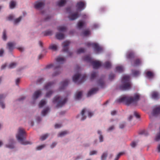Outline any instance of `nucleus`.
I'll list each match as a JSON object with an SVG mask.
<instances>
[{
	"label": "nucleus",
	"mask_w": 160,
	"mask_h": 160,
	"mask_svg": "<svg viewBox=\"0 0 160 160\" xmlns=\"http://www.w3.org/2000/svg\"><path fill=\"white\" fill-rule=\"evenodd\" d=\"M65 61V59L62 57L59 56L56 59V62L54 64H50L47 65L46 68L49 69L54 67V72L52 74L53 77L58 75L61 72V64L64 63Z\"/></svg>",
	"instance_id": "nucleus-1"
},
{
	"label": "nucleus",
	"mask_w": 160,
	"mask_h": 160,
	"mask_svg": "<svg viewBox=\"0 0 160 160\" xmlns=\"http://www.w3.org/2000/svg\"><path fill=\"white\" fill-rule=\"evenodd\" d=\"M139 99V95L136 94L133 97L127 96H123L116 100L115 102L117 103L124 102L126 105H129L132 103H136Z\"/></svg>",
	"instance_id": "nucleus-2"
},
{
	"label": "nucleus",
	"mask_w": 160,
	"mask_h": 160,
	"mask_svg": "<svg viewBox=\"0 0 160 160\" xmlns=\"http://www.w3.org/2000/svg\"><path fill=\"white\" fill-rule=\"evenodd\" d=\"M130 77L128 75H126L123 77L122 79V85L119 87V89L122 90H126L129 89L131 87V84L130 81Z\"/></svg>",
	"instance_id": "nucleus-3"
},
{
	"label": "nucleus",
	"mask_w": 160,
	"mask_h": 160,
	"mask_svg": "<svg viewBox=\"0 0 160 160\" xmlns=\"http://www.w3.org/2000/svg\"><path fill=\"white\" fill-rule=\"evenodd\" d=\"M25 132L24 129L21 128H19L18 133L16 135L17 140L20 143L23 145H26L28 144H31L30 142L28 141H25Z\"/></svg>",
	"instance_id": "nucleus-4"
},
{
	"label": "nucleus",
	"mask_w": 160,
	"mask_h": 160,
	"mask_svg": "<svg viewBox=\"0 0 160 160\" xmlns=\"http://www.w3.org/2000/svg\"><path fill=\"white\" fill-rule=\"evenodd\" d=\"M67 100L66 98H63L60 96H56L53 98V102L55 103L57 102L56 107L57 108L62 107L66 102Z\"/></svg>",
	"instance_id": "nucleus-5"
},
{
	"label": "nucleus",
	"mask_w": 160,
	"mask_h": 160,
	"mask_svg": "<svg viewBox=\"0 0 160 160\" xmlns=\"http://www.w3.org/2000/svg\"><path fill=\"white\" fill-rule=\"evenodd\" d=\"M81 77V74L79 73H77L75 74L72 78V80L75 83H77L78 84L82 83L85 79L86 76V75H84L82 76L81 80L78 82V80Z\"/></svg>",
	"instance_id": "nucleus-6"
},
{
	"label": "nucleus",
	"mask_w": 160,
	"mask_h": 160,
	"mask_svg": "<svg viewBox=\"0 0 160 160\" xmlns=\"http://www.w3.org/2000/svg\"><path fill=\"white\" fill-rule=\"evenodd\" d=\"M86 45L88 47L92 46L94 48L95 51L97 52H99L102 50V48L100 47L99 45L96 43H91L90 42H87L86 43Z\"/></svg>",
	"instance_id": "nucleus-7"
},
{
	"label": "nucleus",
	"mask_w": 160,
	"mask_h": 160,
	"mask_svg": "<svg viewBox=\"0 0 160 160\" xmlns=\"http://www.w3.org/2000/svg\"><path fill=\"white\" fill-rule=\"evenodd\" d=\"M70 43V42L68 41H66L64 42L62 44L63 45L62 50L63 52H67L69 54V56H71L72 54V53L68 51V46Z\"/></svg>",
	"instance_id": "nucleus-8"
},
{
	"label": "nucleus",
	"mask_w": 160,
	"mask_h": 160,
	"mask_svg": "<svg viewBox=\"0 0 160 160\" xmlns=\"http://www.w3.org/2000/svg\"><path fill=\"white\" fill-rule=\"evenodd\" d=\"M45 5L44 2H37L34 4V8L37 9H40L43 8Z\"/></svg>",
	"instance_id": "nucleus-9"
},
{
	"label": "nucleus",
	"mask_w": 160,
	"mask_h": 160,
	"mask_svg": "<svg viewBox=\"0 0 160 160\" xmlns=\"http://www.w3.org/2000/svg\"><path fill=\"white\" fill-rule=\"evenodd\" d=\"M160 113V106L154 108L152 113V116L155 117L157 116Z\"/></svg>",
	"instance_id": "nucleus-10"
},
{
	"label": "nucleus",
	"mask_w": 160,
	"mask_h": 160,
	"mask_svg": "<svg viewBox=\"0 0 160 160\" xmlns=\"http://www.w3.org/2000/svg\"><path fill=\"white\" fill-rule=\"evenodd\" d=\"M91 63L92 64L93 68L94 69H97L101 66V62L98 61L92 60Z\"/></svg>",
	"instance_id": "nucleus-11"
},
{
	"label": "nucleus",
	"mask_w": 160,
	"mask_h": 160,
	"mask_svg": "<svg viewBox=\"0 0 160 160\" xmlns=\"http://www.w3.org/2000/svg\"><path fill=\"white\" fill-rule=\"evenodd\" d=\"M85 3L82 2H78L76 6L77 9L80 11H82L84 8Z\"/></svg>",
	"instance_id": "nucleus-12"
},
{
	"label": "nucleus",
	"mask_w": 160,
	"mask_h": 160,
	"mask_svg": "<svg viewBox=\"0 0 160 160\" xmlns=\"http://www.w3.org/2000/svg\"><path fill=\"white\" fill-rule=\"evenodd\" d=\"M42 91L40 90L36 91L32 95V98L33 99H37L41 94Z\"/></svg>",
	"instance_id": "nucleus-13"
},
{
	"label": "nucleus",
	"mask_w": 160,
	"mask_h": 160,
	"mask_svg": "<svg viewBox=\"0 0 160 160\" xmlns=\"http://www.w3.org/2000/svg\"><path fill=\"white\" fill-rule=\"evenodd\" d=\"M79 16V14L78 12H76L70 15L68 18L70 20H73L76 19Z\"/></svg>",
	"instance_id": "nucleus-14"
},
{
	"label": "nucleus",
	"mask_w": 160,
	"mask_h": 160,
	"mask_svg": "<svg viewBox=\"0 0 160 160\" xmlns=\"http://www.w3.org/2000/svg\"><path fill=\"white\" fill-rule=\"evenodd\" d=\"M69 82V81L68 79L65 80L61 82L60 84V89L61 90L64 89L68 85Z\"/></svg>",
	"instance_id": "nucleus-15"
},
{
	"label": "nucleus",
	"mask_w": 160,
	"mask_h": 160,
	"mask_svg": "<svg viewBox=\"0 0 160 160\" xmlns=\"http://www.w3.org/2000/svg\"><path fill=\"white\" fill-rule=\"evenodd\" d=\"M98 90V89L97 88H92L88 92L87 94V96L89 97L92 95L94 94Z\"/></svg>",
	"instance_id": "nucleus-16"
},
{
	"label": "nucleus",
	"mask_w": 160,
	"mask_h": 160,
	"mask_svg": "<svg viewBox=\"0 0 160 160\" xmlns=\"http://www.w3.org/2000/svg\"><path fill=\"white\" fill-rule=\"evenodd\" d=\"M154 73L151 71H148L146 72V76L149 79H152L154 77Z\"/></svg>",
	"instance_id": "nucleus-17"
},
{
	"label": "nucleus",
	"mask_w": 160,
	"mask_h": 160,
	"mask_svg": "<svg viewBox=\"0 0 160 160\" xmlns=\"http://www.w3.org/2000/svg\"><path fill=\"white\" fill-rule=\"evenodd\" d=\"M15 43L14 42H9L7 44V46L9 50L11 52L13 49Z\"/></svg>",
	"instance_id": "nucleus-18"
},
{
	"label": "nucleus",
	"mask_w": 160,
	"mask_h": 160,
	"mask_svg": "<svg viewBox=\"0 0 160 160\" xmlns=\"http://www.w3.org/2000/svg\"><path fill=\"white\" fill-rule=\"evenodd\" d=\"M54 83L55 82H50L48 83L44 86L45 89L47 90L51 88L53 86Z\"/></svg>",
	"instance_id": "nucleus-19"
},
{
	"label": "nucleus",
	"mask_w": 160,
	"mask_h": 160,
	"mask_svg": "<svg viewBox=\"0 0 160 160\" xmlns=\"http://www.w3.org/2000/svg\"><path fill=\"white\" fill-rule=\"evenodd\" d=\"M5 96L3 94L0 95V105L2 108H5V104L2 102V100L5 98Z\"/></svg>",
	"instance_id": "nucleus-20"
},
{
	"label": "nucleus",
	"mask_w": 160,
	"mask_h": 160,
	"mask_svg": "<svg viewBox=\"0 0 160 160\" xmlns=\"http://www.w3.org/2000/svg\"><path fill=\"white\" fill-rule=\"evenodd\" d=\"M98 84L99 86L102 88H103L105 86V83L103 80V79L101 78L98 81Z\"/></svg>",
	"instance_id": "nucleus-21"
},
{
	"label": "nucleus",
	"mask_w": 160,
	"mask_h": 160,
	"mask_svg": "<svg viewBox=\"0 0 160 160\" xmlns=\"http://www.w3.org/2000/svg\"><path fill=\"white\" fill-rule=\"evenodd\" d=\"M56 37L57 39L62 40L64 38V36L63 33H57L56 34Z\"/></svg>",
	"instance_id": "nucleus-22"
},
{
	"label": "nucleus",
	"mask_w": 160,
	"mask_h": 160,
	"mask_svg": "<svg viewBox=\"0 0 160 160\" xmlns=\"http://www.w3.org/2000/svg\"><path fill=\"white\" fill-rule=\"evenodd\" d=\"M82 91H79L76 93L75 95V99L76 100H79L82 97Z\"/></svg>",
	"instance_id": "nucleus-23"
},
{
	"label": "nucleus",
	"mask_w": 160,
	"mask_h": 160,
	"mask_svg": "<svg viewBox=\"0 0 160 160\" xmlns=\"http://www.w3.org/2000/svg\"><path fill=\"white\" fill-rule=\"evenodd\" d=\"M127 58L129 59H132L134 58L135 54L132 52H128L127 55Z\"/></svg>",
	"instance_id": "nucleus-24"
},
{
	"label": "nucleus",
	"mask_w": 160,
	"mask_h": 160,
	"mask_svg": "<svg viewBox=\"0 0 160 160\" xmlns=\"http://www.w3.org/2000/svg\"><path fill=\"white\" fill-rule=\"evenodd\" d=\"M141 60L140 59L138 58L135 59L133 63L132 64L133 66H138L141 64Z\"/></svg>",
	"instance_id": "nucleus-25"
},
{
	"label": "nucleus",
	"mask_w": 160,
	"mask_h": 160,
	"mask_svg": "<svg viewBox=\"0 0 160 160\" xmlns=\"http://www.w3.org/2000/svg\"><path fill=\"white\" fill-rule=\"evenodd\" d=\"M85 22L82 21H79L77 25V28L79 29H81L83 26Z\"/></svg>",
	"instance_id": "nucleus-26"
},
{
	"label": "nucleus",
	"mask_w": 160,
	"mask_h": 160,
	"mask_svg": "<svg viewBox=\"0 0 160 160\" xmlns=\"http://www.w3.org/2000/svg\"><path fill=\"white\" fill-rule=\"evenodd\" d=\"M152 98L154 99H158V93L156 92H153L152 94Z\"/></svg>",
	"instance_id": "nucleus-27"
},
{
	"label": "nucleus",
	"mask_w": 160,
	"mask_h": 160,
	"mask_svg": "<svg viewBox=\"0 0 160 160\" xmlns=\"http://www.w3.org/2000/svg\"><path fill=\"white\" fill-rule=\"evenodd\" d=\"M111 64L110 62L107 61L103 65V67L106 68H109L111 67Z\"/></svg>",
	"instance_id": "nucleus-28"
},
{
	"label": "nucleus",
	"mask_w": 160,
	"mask_h": 160,
	"mask_svg": "<svg viewBox=\"0 0 160 160\" xmlns=\"http://www.w3.org/2000/svg\"><path fill=\"white\" fill-rule=\"evenodd\" d=\"M66 0H60L58 3V5L59 7L63 6L66 3Z\"/></svg>",
	"instance_id": "nucleus-29"
},
{
	"label": "nucleus",
	"mask_w": 160,
	"mask_h": 160,
	"mask_svg": "<svg viewBox=\"0 0 160 160\" xmlns=\"http://www.w3.org/2000/svg\"><path fill=\"white\" fill-rule=\"evenodd\" d=\"M84 60L86 62H90V63H91L93 60L89 56H87L85 57L84 58Z\"/></svg>",
	"instance_id": "nucleus-30"
},
{
	"label": "nucleus",
	"mask_w": 160,
	"mask_h": 160,
	"mask_svg": "<svg viewBox=\"0 0 160 160\" xmlns=\"http://www.w3.org/2000/svg\"><path fill=\"white\" fill-rule=\"evenodd\" d=\"M116 71L119 72H121L123 71V68L122 66H118L116 68Z\"/></svg>",
	"instance_id": "nucleus-31"
},
{
	"label": "nucleus",
	"mask_w": 160,
	"mask_h": 160,
	"mask_svg": "<svg viewBox=\"0 0 160 160\" xmlns=\"http://www.w3.org/2000/svg\"><path fill=\"white\" fill-rule=\"evenodd\" d=\"M49 110L48 107H47L44 109L42 112V114L43 116H45Z\"/></svg>",
	"instance_id": "nucleus-32"
},
{
	"label": "nucleus",
	"mask_w": 160,
	"mask_h": 160,
	"mask_svg": "<svg viewBox=\"0 0 160 160\" xmlns=\"http://www.w3.org/2000/svg\"><path fill=\"white\" fill-rule=\"evenodd\" d=\"M57 29L58 31L60 32H64L66 30V28L65 27L62 26H60L57 28Z\"/></svg>",
	"instance_id": "nucleus-33"
},
{
	"label": "nucleus",
	"mask_w": 160,
	"mask_h": 160,
	"mask_svg": "<svg viewBox=\"0 0 160 160\" xmlns=\"http://www.w3.org/2000/svg\"><path fill=\"white\" fill-rule=\"evenodd\" d=\"M97 72H92L91 74L90 79L91 80L94 79L97 77Z\"/></svg>",
	"instance_id": "nucleus-34"
},
{
	"label": "nucleus",
	"mask_w": 160,
	"mask_h": 160,
	"mask_svg": "<svg viewBox=\"0 0 160 160\" xmlns=\"http://www.w3.org/2000/svg\"><path fill=\"white\" fill-rule=\"evenodd\" d=\"M108 152H103L101 157V160H106Z\"/></svg>",
	"instance_id": "nucleus-35"
},
{
	"label": "nucleus",
	"mask_w": 160,
	"mask_h": 160,
	"mask_svg": "<svg viewBox=\"0 0 160 160\" xmlns=\"http://www.w3.org/2000/svg\"><path fill=\"white\" fill-rule=\"evenodd\" d=\"M46 103V102L44 100H41L39 104V107L40 108H42Z\"/></svg>",
	"instance_id": "nucleus-36"
},
{
	"label": "nucleus",
	"mask_w": 160,
	"mask_h": 160,
	"mask_svg": "<svg viewBox=\"0 0 160 160\" xmlns=\"http://www.w3.org/2000/svg\"><path fill=\"white\" fill-rule=\"evenodd\" d=\"M49 48L53 51H56L57 50V47L56 45L52 44L50 45Z\"/></svg>",
	"instance_id": "nucleus-37"
},
{
	"label": "nucleus",
	"mask_w": 160,
	"mask_h": 160,
	"mask_svg": "<svg viewBox=\"0 0 160 160\" xmlns=\"http://www.w3.org/2000/svg\"><path fill=\"white\" fill-rule=\"evenodd\" d=\"M85 111V109H84L82 110L81 112V114L82 115V118H81V120H85L86 118V117L84 115V112Z\"/></svg>",
	"instance_id": "nucleus-38"
},
{
	"label": "nucleus",
	"mask_w": 160,
	"mask_h": 160,
	"mask_svg": "<svg viewBox=\"0 0 160 160\" xmlns=\"http://www.w3.org/2000/svg\"><path fill=\"white\" fill-rule=\"evenodd\" d=\"M16 5V2L13 1H11L10 3V8L11 9L13 8Z\"/></svg>",
	"instance_id": "nucleus-39"
},
{
	"label": "nucleus",
	"mask_w": 160,
	"mask_h": 160,
	"mask_svg": "<svg viewBox=\"0 0 160 160\" xmlns=\"http://www.w3.org/2000/svg\"><path fill=\"white\" fill-rule=\"evenodd\" d=\"M43 33L45 36L50 35L52 34V31L50 30H48L44 32Z\"/></svg>",
	"instance_id": "nucleus-40"
},
{
	"label": "nucleus",
	"mask_w": 160,
	"mask_h": 160,
	"mask_svg": "<svg viewBox=\"0 0 160 160\" xmlns=\"http://www.w3.org/2000/svg\"><path fill=\"white\" fill-rule=\"evenodd\" d=\"M68 133V132L66 131H64L60 132L58 135V137H62L64 136V135H66Z\"/></svg>",
	"instance_id": "nucleus-41"
},
{
	"label": "nucleus",
	"mask_w": 160,
	"mask_h": 160,
	"mask_svg": "<svg viewBox=\"0 0 160 160\" xmlns=\"http://www.w3.org/2000/svg\"><path fill=\"white\" fill-rule=\"evenodd\" d=\"M132 73L134 76L136 77L139 75L140 74V72L138 71L134 70L132 71Z\"/></svg>",
	"instance_id": "nucleus-42"
},
{
	"label": "nucleus",
	"mask_w": 160,
	"mask_h": 160,
	"mask_svg": "<svg viewBox=\"0 0 160 160\" xmlns=\"http://www.w3.org/2000/svg\"><path fill=\"white\" fill-rule=\"evenodd\" d=\"M11 142L12 143L10 144H7L6 145V147L7 148H14V146H13V141L12 140L11 141Z\"/></svg>",
	"instance_id": "nucleus-43"
},
{
	"label": "nucleus",
	"mask_w": 160,
	"mask_h": 160,
	"mask_svg": "<svg viewBox=\"0 0 160 160\" xmlns=\"http://www.w3.org/2000/svg\"><path fill=\"white\" fill-rule=\"evenodd\" d=\"M90 33V31L89 30H87L83 31L82 34L83 36H86L89 35Z\"/></svg>",
	"instance_id": "nucleus-44"
},
{
	"label": "nucleus",
	"mask_w": 160,
	"mask_h": 160,
	"mask_svg": "<svg viewBox=\"0 0 160 160\" xmlns=\"http://www.w3.org/2000/svg\"><path fill=\"white\" fill-rule=\"evenodd\" d=\"M48 134H46L41 136L40 137V139L42 141L44 140L47 138L48 137Z\"/></svg>",
	"instance_id": "nucleus-45"
},
{
	"label": "nucleus",
	"mask_w": 160,
	"mask_h": 160,
	"mask_svg": "<svg viewBox=\"0 0 160 160\" xmlns=\"http://www.w3.org/2000/svg\"><path fill=\"white\" fill-rule=\"evenodd\" d=\"M98 133L100 134L99 137V140L100 142H102L103 141V137L101 135V132L100 131H98Z\"/></svg>",
	"instance_id": "nucleus-46"
},
{
	"label": "nucleus",
	"mask_w": 160,
	"mask_h": 160,
	"mask_svg": "<svg viewBox=\"0 0 160 160\" xmlns=\"http://www.w3.org/2000/svg\"><path fill=\"white\" fill-rule=\"evenodd\" d=\"M53 93V92L52 91H50L48 92L46 95V97L49 98L51 97L52 94Z\"/></svg>",
	"instance_id": "nucleus-47"
},
{
	"label": "nucleus",
	"mask_w": 160,
	"mask_h": 160,
	"mask_svg": "<svg viewBox=\"0 0 160 160\" xmlns=\"http://www.w3.org/2000/svg\"><path fill=\"white\" fill-rule=\"evenodd\" d=\"M17 65L16 63L12 62L8 66V68H15Z\"/></svg>",
	"instance_id": "nucleus-48"
},
{
	"label": "nucleus",
	"mask_w": 160,
	"mask_h": 160,
	"mask_svg": "<svg viewBox=\"0 0 160 160\" xmlns=\"http://www.w3.org/2000/svg\"><path fill=\"white\" fill-rule=\"evenodd\" d=\"M85 50L84 48H81L78 49L77 51V53L78 54H80L82 53H83L84 52Z\"/></svg>",
	"instance_id": "nucleus-49"
},
{
	"label": "nucleus",
	"mask_w": 160,
	"mask_h": 160,
	"mask_svg": "<svg viewBox=\"0 0 160 160\" xmlns=\"http://www.w3.org/2000/svg\"><path fill=\"white\" fill-rule=\"evenodd\" d=\"M123 154V152H121L119 153L116 156L114 160H118L120 157Z\"/></svg>",
	"instance_id": "nucleus-50"
},
{
	"label": "nucleus",
	"mask_w": 160,
	"mask_h": 160,
	"mask_svg": "<svg viewBox=\"0 0 160 160\" xmlns=\"http://www.w3.org/2000/svg\"><path fill=\"white\" fill-rule=\"evenodd\" d=\"M139 133L140 134H141V135L143 134L145 136H146L148 135V133L145 130H142V131H140L139 132Z\"/></svg>",
	"instance_id": "nucleus-51"
},
{
	"label": "nucleus",
	"mask_w": 160,
	"mask_h": 160,
	"mask_svg": "<svg viewBox=\"0 0 160 160\" xmlns=\"http://www.w3.org/2000/svg\"><path fill=\"white\" fill-rule=\"evenodd\" d=\"M22 17L21 16L19 17L18 18L15 19L14 20V22L15 24H16L18 22H19L21 20Z\"/></svg>",
	"instance_id": "nucleus-52"
},
{
	"label": "nucleus",
	"mask_w": 160,
	"mask_h": 160,
	"mask_svg": "<svg viewBox=\"0 0 160 160\" xmlns=\"http://www.w3.org/2000/svg\"><path fill=\"white\" fill-rule=\"evenodd\" d=\"M2 38L3 40H6L7 39V36L6 34V30H4L3 32V36H2Z\"/></svg>",
	"instance_id": "nucleus-53"
},
{
	"label": "nucleus",
	"mask_w": 160,
	"mask_h": 160,
	"mask_svg": "<svg viewBox=\"0 0 160 160\" xmlns=\"http://www.w3.org/2000/svg\"><path fill=\"white\" fill-rule=\"evenodd\" d=\"M115 77V75L114 74H113L112 73H111L110 74V75H109V79L110 80H112V79H113Z\"/></svg>",
	"instance_id": "nucleus-54"
},
{
	"label": "nucleus",
	"mask_w": 160,
	"mask_h": 160,
	"mask_svg": "<svg viewBox=\"0 0 160 160\" xmlns=\"http://www.w3.org/2000/svg\"><path fill=\"white\" fill-rule=\"evenodd\" d=\"M45 144L42 145H41L38 146L37 147V150H40L42 149V148H44L45 147Z\"/></svg>",
	"instance_id": "nucleus-55"
},
{
	"label": "nucleus",
	"mask_w": 160,
	"mask_h": 160,
	"mask_svg": "<svg viewBox=\"0 0 160 160\" xmlns=\"http://www.w3.org/2000/svg\"><path fill=\"white\" fill-rule=\"evenodd\" d=\"M137 145V142H132L130 144L132 148H134Z\"/></svg>",
	"instance_id": "nucleus-56"
},
{
	"label": "nucleus",
	"mask_w": 160,
	"mask_h": 160,
	"mask_svg": "<svg viewBox=\"0 0 160 160\" xmlns=\"http://www.w3.org/2000/svg\"><path fill=\"white\" fill-rule=\"evenodd\" d=\"M97 153V151H95V150H93V151H91L90 152V155H94V154H96Z\"/></svg>",
	"instance_id": "nucleus-57"
},
{
	"label": "nucleus",
	"mask_w": 160,
	"mask_h": 160,
	"mask_svg": "<svg viewBox=\"0 0 160 160\" xmlns=\"http://www.w3.org/2000/svg\"><path fill=\"white\" fill-rule=\"evenodd\" d=\"M44 81V79L42 78H40L38 79L37 80V83H40Z\"/></svg>",
	"instance_id": "nucleus-58"
},
{
	"label": "nucleus",
	"mask_w": 160,
	"mask_h": 160,
	"mask_svg": "<svg viewBox=\"0 0 160 160\" xmlns=\"http://www.w3.org/2000/svg\"><path fill=\"white\" fill-rule=\"evenodd\" d=\"M13 18L14 17L12 15H10L7 18V19L9 20H11L13 19Z\"/></svg>",
	"instance_id": "nucleus-59"
},
{
	"label": "nucleus",
	"mask_w": 160,
	"mask_h": 160,
	"mask_svg": "<svg viewBox=\"0 0 160 160\" xmlns=\"http://www.w3.org/2000/svg\"><path fill=\"white\" fill-rule=\"evenodd\" d=\"M134 114L135 116L137 118H139L140 117V115L138 113L136 112H134Z\"/></svg>",
	"instance_id": "nucleus-60"
},
{
	"label": "nucleus",
	"mask_w": 160,
	"mask_h": 160,
	"mask_svg": "<svg viewBox=\"0 0 160 160\" xmlns=\"http://www.w3.org/2000/svg\"><path fill=\"white\" fill-rule=\"evenodd\" d=\"M66 11L68 12L71 13V9L70 7H68L66 8Z\"/></svg>",
	"instance_id": "nucleus-61"
},
{
	"label": "nucleus",
	"mask_w": 160,
	"mask_h": 160,
	"mask_svg": "<svg viewBox=\"0 0 160 160\" xmlns=\"http://www.w3.org/2000/svg\"><path fill=\"white\" fill-rule=\"evenodd\" d=\"M160 140V133L157 135L156 138V140L157 141Z\"/></svg>",
	"instance_id": "nucleus-62"
},
{
	"label": "nucleus",
	"mask_w": 160,
	"mask_h": 160,
	"mask_svg": "<svg viewBox=\"0 0 160 160\" xmlns=\"http://www.w3.org/2000/svg\"><path fill=\"white\" fill-rule=\"evenodd\" d=\"M61 125L60 124H56L55 125V128H58L61 127Z\"/></svg>",
	"instance_id": "nucleus-63"
},
{
	"label": "nucleus",
	"mask_w": 160,
	"mask_h": 160,
	"mask_svg": "<svg viewBox=\"0 0 160 160\" xmlns=\"http://www.w3.org/2000/svg\"><path fill=\"white\" fill-rule=\"evenodd\" d=\"M56 144L57 143L56 142H53L52 144V145H51V147L52 148H53L56 145Z\"/></svg>",
	"instance_id": "nucleus-64"
}]
</instances>
